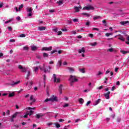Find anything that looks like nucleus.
Masks as SVG:
<instances>
[{
    "instance_id": "nucleus-1",
    "label": "nucleus",
    "mask_w": 129,
    "mask_h": 129,
    "mask_svg": "<svg viewBox=\"0 0 129 129\" xmlns=\"http://www.w3.org/2000/svg\"><path fill=\"white\" fill-rule=\"evenodd\" d=\"M69 80V81L74 82V83H75V82H78V79L77 78V77L76 76H70V78Z\"/></svg>"
},
{
    "instance_id": "nucleus-2",
    "label": "nucleus",
    "mask_w": 129,
    "mask_h": 129,
    "mask_svg": "<svg viewBox=\"0 0 129 129\" xmlns=\"http://www.w3.org/2000/svg\"><path fill=\"white\" fill-rule=\"evenodd\" d=\"M48 101H57V97H54L53 95L49 99H46L44 100V102H48Z\"/></svg>"
},
{
    "instance_id": "nucleus-3",
    "label": "nucleus",
    "mask_w": 129,
    "mask_h": 129,
    "mask_svg": "<svg viewBox=\"0 0 129 129\" xmlns=\"http://www.w3.org/2000/svg\"><path fill=\"white\" fill-rule=\"evenodd\" d=\"M41 71H43L44 73H46V72H48L50 73V71L48 70V66L45 67V64H43V68H42V67H40Z\"/></svg>"
},
{
    "instance_id": "nucleus-4",
    "label": "nucleus",
    "mask_w": 129,
    "mask_h": 129,
    "mask_svg": "<svg viewBox=\"0 0 129 129\" xmlns=\"http://www.w3.org/2000/svg\"><path fill=\"white\" fill-rule=\"evenodd\" d=\"M78 51L80 54H82V57H85L84 53H85V48H84V47H83L81 49L78 50Z\"/></svg>"
},
{
    "instance_id": "nucleus-5",
    "label": "nucleus",
    "mask_w": 129,
    "mask_h": 129,
    "mask_svg": "<svg viewBox=\"0 0 129 129\" xmlns=\"http://www.w3.org/2000/svg\"><path fill=\"white\" fill-rule=\"evenodd\" d=\"M83 10H86L87 11H89L90 10H95V8L93 7V6L89 5L87 7H84L83 8Z\"/></svg>"
},
{
    "instance_id": "nucleus-6",
    "label": "nucleus",
    "mask_w": 129,
    "mask_h": 129,
    "mask_svg": "<svg viewBox=\"0 0 129 129\" xmlns=\"http://www.w3.org/2000/svg\"><path fill=\"white\" fill-rule=\"evenodd\" d=\"M30 100H31V102L30 103V105H32V104H34V103L36 102V99L34 98L33 95L30 96Z\"/></svg>"
},
{
    "instance_id": "nucleus-7",
    "label": "nucleus",
    "mask_w": 129,
    "mask_h": 129,
    "mask_svg": "<svg viewBox=\"0 0 129 129\" xmlns=\"http://www.w3.org/2000/svg\"><path fill=\"white\" fill-rule=\"evenodd\" d=\"M41 51H52V46L44 47L41 49Z\"/></svg>"
},
{
    "instance_id": "nucleus-8",
    "label": "nucleus",
    "mask_w": 129,
    "mask_h": 129,
    "mask_svg": "<svg viewBox=\"0 0 129 129\" xmlns=\"http://www.w3.org/2000/svg\"><path fill=\"white\" fill-rule=\"evenodd\" d=\"M19 69L21 70V72L25 73L27 72V69L26 68L23 67V66L19 65L18 67Z\"/></svg>"
},
{
    "instance_id": "nucleus-9",
    "label": "nucleus",
    "mask_w": 129,
    "mask_h": 129,
    "mask_svg": "<svg viewBox=\"0 0 129 129\" xmlns=\"http://www.w3.org/2000/svg\"><path fill=\"white\" fill-rule=\"evenodd\" d=\"M53 76L54 82H57V83L60 82V79L58 78L57 79V78L56 77V74H53Z\"/></svg>"
},
{
    "instance_id": "nucleus-10",
    "label": "nucleus",
    "mask_w": 129,
    "mask_h": 129,
    "mask_svg": "<svg viewBox=\"0 0 129 129\" xmlns=\"http://www.w3.org/2000/svg\"><path fill=\"white\" fill-rule=\"evenodd\" d=\"M117 36H118V37H119L118 38V40H120V41H122V42H124L125 39L123 38V36H122V35H121V34H118V35H117Z\"/></svg>"
},
{
    "instance_id": "nucleus-11",
    "label": "nucleus",
    "mask_w": 129,
    "mask_h": 129,
    "mask_svg": "<svg viewBox=\"0 0 129 129\" xmlns=\"http://www.w3.org/2000/svg\"><path fill=\"white\" fill-rule=\"evenodd\" d=\"M109 94H110V91H108L107 93L104 94L106 99H109Z\"/></svg>"
},
{
    "instance_id": "nucleus-12",
    "label": "nucleus",
    "mask_w": 129,
    "mask_h": 129,
    "mask_svg": "<svg viewBox=\"0 0 129 129\" xmlns=\"http://www.w3.org/2000/svg\"><path fill=\"white\" fill-rule=\"evenodd\" d=\"M38 31H45L46 30V27L45 26H39L38 27Z\"/></svg>"
},
{
    "instance_id": "nucleus-13",
    "label": "nucleus",
    "mask_w": 129,
    "mask_h": 129,
    "mask_svg": "<svg viewBox=\"0 0 129 129\" xmlns=\"http://www.w3.org/2000/svg\"><path fill=\"white\" fill-rule=\"evenodd\" d=\"M120 25H122V26H125L126 24H129V21H121L120 22Z\"/></svg>"
},
{
    "instance_id": "nucleus-14",
    "label": "nucleus",
    "mask_w": 129,
    "mask_h": 129,
    "mask_svg": "<svg viewBox=\"0 0 129 129\" xmlns=\"http://www.w3.org/2000/svg\"><path fill=\"white\" fill-rule=\"evenodd\" d=\"M74 9L75 10V12H79L80 10H81V9H82V7L81 6H79V7H75Z\"/></svg>"
},
{
    "instance_id": "nucleus-15",
    "label": "nucleus",
    "mask_w": 129,
    "mask_h": 129,
    "mask_svg": "<svg viewBox=\"0 0 129 129\" xmlns=\"http://www.w3.org/2000/svg\"><path fill=\"white\" fill-rule=\"evenodd\" d=\"M32 8H27V12H29L28 17H31L32 16Z\"/></svg>"
},
{
    "instance_id": "nucleus-16",
    "label": "nucleus",
    "mask_w": 129,
    "mask_h": 129,
    "mask_svg": "<svg viewBox=\"0 0 129 129\" xmlns=\"http://www.w3.org/2000/svg\"><path fill=\"white\" fill-rule=\"evenodd\" d=\"M63 89V85H60L58 88V91L60 94H62V90Z\"/></svg>"
},
{
    "instance_id": "nucleus-17",
    "label": "nucleus",
    "mask_w": 129,
    "mask_h": 129,
    "mask_svg": "<svg viewBox=\"0 0 129 129\" xmlns=\"http://www.w3.org/2000/svg\"><path fill=\"white\" fill-rule=\"evenodd\" d=\"M44 115H45L42 114H36V118L39 119V118H40V117H43V116H44Z\"/></svg>"
},
{
    "instance_id": "nucleus-18",
    "label": "nucleus",
    "mask_w": 129,
    "mask_h": 129,
    "mask_svg": "<svg viewBox=\"0 0 129 129\" xmlns=\"http://www.w3.org/2000/svg\"><path fill=\"white\" fill-rule=\"evenodd\" d=\"M100 101H101V99H98L97 100L94 102V105H97V104H99Z\"/></svg>"
},
{
    "instance_id": "nucleus-19",
    "label": "nucleus",
    "mask_w": 129,
    "mask_h": 129,
    "mask_svg": "<svg viewBox=\"0 0 129 129\" xmlns=\"http://www.w3.org/2000/svg\"><path fill=\"white\" fill-rule=\"evenodd\" d=\"M68 70H69L70 73H73V72L75 71V70L73 68L69 67Z\"/></svg>"
},
{
    "instance_id": "nucleus-20",
    "label": "nucleus",
    "mask_w": 129,
    "mask_h": 129,
    "mask_svg": "<svg viewBox=\"0 0 129 129\" xmlns=\"http://www.w3.org/2000/svg\"><path fill=\"white\" fill-rule=\"evenodd\" d=\"M79 102L80 104H83V103H84V99L83 98H80L79 99Z\"/></svg>"
},
{
    "instance_id": "nucleus-21",
    "label": "nucleus",
    "mask_w": 129,
    "mask_h": 129,
    "mask_svg": "<svg viewBox=\"0 0 129 129\" xmlns=\"http://www.w3.org/2000/svg\"><path fill=\"white\" fill-rule=\"evenodd\" d=\"M101 17L99 16H95L93 18V20H94V21H95V20H99V19H101Z\"/></svg>"
},
{
    "instance_id": "nucleus-22",
    "label": "nucleus",
    "mask_w": 129,
    "mask_h": 129,
    "mask_svg": "<svg viewBox=\"0 0 129 129\" xmlns=\"http://www.w3.org/2000/svg\"><path fill=\"white\" fill-rule=\"evenodd\" d=\"M43 58H48V57H49V54L46 52H43Z\"/></svg>"
},
{
    "instance_id": "nucleus-23",
    "label": "nucleus",
    "mask_w": 129,
    "mask_h": 129,
    "mask_svg": "<svg viewBox=\"0 0 129 129\" xmlns=\"http://www.w3.org/2000/svg\"><path fill=\"white\" fill-rule=\"evenodd\" d=\"M53 124H54V125H55L57 128H59V127H61V125L57 122H54Z\"/></svg>"
},
{
    "instance_id": "nucleus-24",
    "label": "nucleus",
    "mask_w": 129,
    "mask_h": 129,
    "mask_svg": "<svg viewBox=\"0 0 129 129\" xmlns=\"http://www.w3.org/2000/svg\"><path fill=\"white\" fill-rule=\"evenodd\" d=\"M82 15L86 16L87 18H89V17H90V14L86 13H82Z\"/></svg>"
},
{
    "instance_id": "nucleus-25",
    "label": "nucleus",
    "mask_w": 129,
    "mask_h": 129,
    "mask_svg": "<svg viewBox=\"0 0 129 129\" xmlns=\"http://www.w3.org/2000/svg\"><path fill=\"white\" fill-rule=\"evenodd\" d=\"M56 4H58V6H61V5H63V0H60L56 2Z\"/></svg>"
},
{
    "instance_id": "nucleus-26",
    "label": "nucleus",
    "mask_w": 129,
    "mask_h": 129,
    "mask_svg": "<svg viewBox=\"0 0 129 129\" xmlns=\"http://www.w3.org/2000/svg\"><path fill=\"white\" fill-rule=\"evenodd\" d=\"M38 49V47L36 46H33L31 47V50L32 51H35V50H37Z\"/></svg>"
},
{
    "instance_id": "nucleus-27",
    "label": "nucleus",
    "mask_w": 129,
    "mask_h": 129,
    "mask_svg": "<svg viewBox=\"0 0 129 129\" xmlns=\"http://www.w3.org/2000/svg\"><path fill=\"white\" fill-rule=\"evenodd\" d=\"M102 23H103V26H105V27H106V26H107V24H106V20H103L102 21Z\"/></svg>"
},
{
    "instance_id": "nucleus-28",
    "label": "nucleus",
    "mask_w": 129,
    "mask_h": 129,
    "mask_svg": "<svg viewBox=\"0 0 129 129\" xmlns=\"http://www.w3.org/2000/svg\"><path fill=\"white\" fill-rule=\"evenodd\" d=\"M113 34L112 33H106L105 34V36H106V37H109V36H112Z\"/></svg>"
},
{
    "instance_id": "nucleus-29",
    "label": "nucleus",
    "mask_w": 129,
    "mask_h": 129,
    "mask_svg": "<svg viewBox=\"0 0 129 129\" xmlns=\"http://www.w3.org/2000/svg\"><path fill=\"white\" fill-rule=\"evenodd\" d=\"M15 96V93L13 92L9 94V97H14Z\"/></svg>"
},
{
    "instance_id": "nucleus-30",
    "label": "nucleus",
    "mask_w": 129,
    "mask_h": 129,
    "mask_svg": "<svg viewBox=\"0 0 129 129\" xmlns=\"http://www.w3.org/2000/svg\"><path fill=\"white\" fill-rule=\"evenodd\" d=\"M18 113H19L18 112H16L15 114H14L12 115V118H16V117H17V115H18Z\"/></svg>"
},
{
    "instance_id": "nucleus-31",
    "label": "nucleus",
    "mask_w": 129,
    "mask_h": 129,
    "mask_svg": "<svg viewBox=\"0 0 129 129\" xmlns=\"http://www.w3.org/2000/svg\"><path fill=\"white\" fill-rule=\"evenodd\" d=\"M34 69V71H35V72H37V71H38L39 70V68H38V67H34L33 68Z\"/></svg>"
},
{
    "instance_id": "nucleus-32",
    "label": "nucleus",
    "mask_w": 129,
    "mask_h": 129,
    "mask_svg": "<svg viewBox=\"0 0 129 129\" xmlns=\"http://www.w3.org/2000/svg\"><path fill=\"white\" fill-rule=\"evenodd\" d=\"M120 53H122V54H127L128 53V51H124V50H120Z\"/></svg>"
},
{
    "instance_id": "nucleus-33",
    "label": "nucleus",
    "mask_w": 129,
    "mask_h": 129,
    "mask_svg": "<svg viewBox=\"0 0 129 129\" xmlns=\"http://www.w3.org/2000/svg\"><path fill=\"white\" fill-rule=\"evenodd\" d=\"M79 71L82 73H85V70L84 69H80Z\"/></svg>"
},
{
    "instance_id": "nucleus-34",
    "label": "nucleus",
    "mask_w": 129,
    "mask_h": 129,
    "mask_svg": "<svg viewBox=\"0 0 129 129\" xmlns=\"http://www.w3.org/2000/svg\"><path fill=\"white\" fill-rule=\"evenodd\" d=\"M107 52H113V48H109L107 50Z\"/></svg>"
},
{
    "instance_id": "nucleus-35",
    "label": "nucleus",
    "mask_w": 129,
    "mask_h": 129,
    "mask_svg": "<svg viewBox=\"0 0 129 129\" xmlns=\"http://www.w3.org/2000/svg\"><path fill=\"white\" fill-rule=\"evenodd\" d=\"M20 81H18L16 82H13V84H12L11 85H17V84H19L20 83Z\"/></svg>"
},
{
    "instance_id": "nucleus-36",
    "label": "nucleus",
    "mask_w": 129,
    "mask_h": 129,
    "mask_svg": "<svg viewBox=\"0 0 129 129\" xmlns=\"http://www.w3.org/2000/svg\"><path fill=\"white\" fill-rule=\"evenodd\" d=\"M94 36V35L92 33H89L88 34V37H89L90 38H93Z\"/></svg>"
},
{
    "instance_id": "nucleus-37",
    "label": "nucleus",
    "mask_w": 129,
    "mask_h": 129,
    "mask_svg": "<svg viewBox=\"0 0 129 129\" xmlns=\"http://www.w3.org/2000/svg\"><path fill=\"white\" fill-rule=\"evenodd\" d=\"M96 45H97V43L96 42H94V43L91 44V46H95Z\"/></svg>"
},
{
    "instance_id": "nucleus-38",
    "label": "nucleus",
    "mask_w": 129,
    "mask_h": 129,
    "mask_svg": "<svg viewBox=\"0 0 129 129\" xmlns=\"http://www.w3.org/2000/svg\"><path fill=\"white\" fill-rule=\"evenodd\" d=\"M33 114H34V111H33L32 110H30V113H28V115H29V116H31V115H33Z\"/></svg>"
},
{
    "instance_id": "nucleus-39",
    "label": "nucleus",
    "mask_w": 129,
    "mask_h": 129,
    "mask_svg": "<svg viewBox=\"0 0 129 129\" xmlns=\"http://www.w3.org/2000/svg\"><path fill=\"white\" fill-rule=\"evenodd\" d=\"M13 20L14 19H11L8 21H6L5 24H8V23H10V22H12Z\"/></svg>"
},
{
    "instance_id": "nucleus-40",
    "label": "nucleus",
    "mask_w": 129,
    "mask_h": 129,
    "mask_svg": "<svg viewBox=\"0 0 129 129\" xmlns=\"http://www.w3.org/2000/svg\"><path fill=\"white\" fill-rule=\"evenodd\" d=\"M24 8V4H21V6L19 7V11H21L22 8Z\"/></svg>"
},
{
    "instance_id": "nucleus-41",
    "label": "nucleus",
    "mask_w": 129,
    "mask_h": 129,
    "mask_svg": "<svg viewBox=\"0 0 129 129\" xmlns=\"http://www.w3.org/2000/svg\"><path fill=\"white\" fill-rule=\"evenodd\" d=\"M127 40L128 42L125 41V43L127 44V45H129V36H128V37H127Z\"/></svg>"
},
{
    "instance_id": "nucleus-42",
    "label": "nucleus",
    "mask_w": 129,
    "mask_h": 129,
    "mask_svg": "<svg viewBox=\"0 0 129 129\" xmlns=\"http://www.w3.org/2000/svg\"><path fill=\"white\" fill-rule=\"evenodd\" d=\"M36 58H37V59H42V56H41V55H37L36 56Z\"/></svg>"
},
{
    "instance_id": "nucleus-43",
    "label": "nucleus",
    "mask_w": 129,
    "mask_h": 129,
    "mask_svg": "<svg viewBox=\"0 0 129 129\" xmlns=\"http://www.w3.org/2000/svg\"><path fill=\"white\" fill-rule=\"evenodd\" d=\"M91 103V101H89L87 102L86 103V106H88L89 105V104H90Z\"/></svg>"
},
{
    "instance_id": "nucleus-44",
    "label": "nucleus",
    "mask_w": 129,
    "mask_h": 129,
    "mask_svg": "<svg viewBox=\"0 0 129 129\" xmlns=\"http://www.w3.org/2000/svg\"><path fill=\"white\" fill-rule=\"evenodd\" d=\"M20 38H25V37H26V35H25V34H21L20 35Z\"/></svg>"
},
{
    "instance_id": "nucleus-45",
    "label": "nucleus",
    "mask_w": 129,
    "mask_h": 129,
    "mask_svg": "<svg viewBox=\"0 0 129 129\" xmlns=\"http://www.w3.org/2000/svg\"><path fill=\"white\" fill-rule=\"evenodd\" d=\"M57 33H58L57 34L58 36H61V35H62V31H58Z\"/></svg>"
},
{
    "instance_id": "nucleus-46",
    "label": "nucleus",
    "mask_w": 129,
    "mask_h": 129,
    "mask_svg": "<svg viewBox=\"0 0 129 129\" xmlns=\"http://www.w3.org/2000/svg\"><path fill=\"white\" fill-rule=\"evenodd\" d=\"M23 49H24V50H25L27 51V50H29V47H28L27 46H25L23 47Z\"/></svg>"
},
{
    "instance_id": "nucleus-47",
    "label": "nucleus",
    "mask_w": 129,
    "mask_h": 129,
    "mask_svg": "<svg viewBox=\"0 0 129 129\" xmlns=\"http://www.w3.org/2000/svg\"><path fill=\"white\" fill-rule=\"evenodd\" d=\"M28 115H29V113H26V114L23 116V117H24V118H28Z\"/></svg>"
},
{
    "instance_id": "nucleus-48",
    "label": "nucleus",
    "mask_w": 129,
    "mask_h": 129,
    "mask_svg": "<svg viewBox=\"0 0 129 129\" xmlns=\"http://www.w3.org/2000/svg\"><path fill=\"white\" fill-rule=\"evenodd\" d=\"M71 34H72L73 35H76V31L74 30L71 32Z\"/></svg>"
},
{
    "instance_id": "nucleus-49",
    "label": "nucleus",
    "mask_w": 129,
    "mask_h": 129,
    "mask_svg": "<svg viewBox=\"0 0 129 129\" xmlns=\"http://www.w3.org/2000/svg\"><path fill=\"white\" fill-rule=\"evenodd\" d=\"M30 75H31V71H29L28 72V74H27L28 77H30Z\"/></svg>"
},
{
    "instance_id": "nucleus-50",
    "label": "nucleus",
    "mask_w": 129,
    "mask_h": 129,
    "mask_svg": "<svg viewBox=\"0 0 129 129\" xmlns=\"http://www.w3.org/2000/svg\"><path fill=\"white\" fill-rule=\"evenodd\" d=\"M56 52H57V50H53L52 51H51V54H54V53H56Z\"/></svg>"
},
{
    "instance_id": "nucleus-51",
    "label": "nucleus",
    "mask_w": 129,
    "mask_h": 129,
    "mask_svg": "<svg viewBox=\"0 0 129 129\" xmlns=\"http://www.w3.org/2000/svg\"><path fill=\"white\" fill-rule=\"evenodd\" d=\"M93 30L94 31H97L98 32V31H99V29L97 28H93Z\"/></svg>"
},
{
    "instance_id": "nucleus-52",
    "label": "nucleus",
    "mask_w": 129,
    "mask_h": 129,
    "mask_svg": "<svg viewBox=\"0 0 129 129\" xmlns=\"http://www.w3.org/2000/svg\"><path fill=\"white\" fill-rule=\"evenodd\" d=\"M68 106H69V104L67 103H65L63 105V107H68Z\"/></svg>"
},
{
    "instance_id": "nucleus-53",
    "label": "nucleus",
    "mask_w": 129,
    "mask_h": 129,
    "mask_svg": "<svg viewBox=\"0 0 129 129\" xmlns=\"http://www.w3.org/2000/svg\"><path fill=\"white\" fill-rule=\"evenodd\" d=\"M14 127H16V128H19V127H20V126L18 124H16L14 125Z\"/></svg>"
},
{
    "instance_id": "nucleus-54",
    "label": "nucleus",
    "mask_w": 129,
    "mask_h": 129,
    "mask_svg": "<svg viewBox=\"0 0 129 129\" xmlns=\"http://www.w3.org/2000/svg\"><path fill=\"white\" fill-rule=\"evenodd\" d=\"M16 20L17 21H21V17L20 16H18L17 18H16Z\"/></svg>"
},
{
    "instance_id": "nucleus-55",
    "label": "nucleus",
    "mask_w": 129,
    "mask_h": 129,
    "mask_svg": "<svg viewBox=\"0 0 129 129\" xmlns=\"http://www.w3.org/2000/svg\"><path fill=\"white\" fill-rule=\"evenodd\" d=\"M78 32H82L83 31V28H81L80 29H78Z\"/></svg>"
},
{
    "instance_id": "nucleus-56",
    "label": "nucleus",
    "mask_w": 129,
    "mask_h": 129,
    "mask_svg": "<svg viewBox=\"0 0 129 129\" xmlns=\"http://www.w3.org/2000/svg\"><path fill=\"white\" fill-rule=\"evenodd\" d=\"M3 6H4V3L0 2V9L3 8Z\"/></svg>"
},
{
    "instance_id": "nucleus-57",
    "label": "nucleus",
    "mask_w": 129,
    "mask_h": 129,
    "mask_svg": "<svg viewBox=\"0 0 129 129\" xmlns=\"http://www.w3.org/2000/svg\"><path fill=\"white\" fill-rule=\"evenodd\" d=\"M58 64L59 65V67L61 66V65H62V61H61V60H59L58 61Z\"/></svg>"
},
{
    "instance_id": "nucleus-58",
    "label": "nucleus",
    "mask_w": 129,
    "mask_h": 129,
    "mask_svg": "<svg viewBox=\"0 0 129 129\" xmlns=\"http://www.w3.org/2000/svg\"><path fill=\"white\" fill-rule=\"evenodd\" d=\"M114 90H115V86H113L111 88V91H113Z\"/></svg>"
},
{
    "instance_id": "nucleus-59",
    "label": "nucleus",
    "mask_w": 129,
    "mask_h": 129,
    "mask_svg": "<svg viewBox=\"0 0 129 129\" xmlns=\"http://www.w3.org/2000/svg\"><path fill=\"white\" fill-rule=\"evenodd\" d=\"M103 74L101 72H98V73L97 74V75L99 76Z\"/></svg>"
},
{
    "instance_id": "nucleus-60",
    "label": "nucleus",
    "mask_w": 129,
    "mask_h": 129,
    "mask_svg": "<svg viewBox=\"0 0 129 129\" xmlns=\"http://www.w3.org/2000/svg\"><path fill=\"white\" fill-rule=\"evenodd\" d=\"M89 25H90V22L89 21H88V22L86 23V26H89Z\"/></svg>"
},
{
    "instance_id": "nucleus-61",
    "label": "nucleus",
    "mask_w": 129,
    "mask_h": 129,
    "mask_svg": "<svg viewBox=\"0 0 129 129\" xmlns=\"http://www.w3.org/2000/svg\"><path fill=\"white\" fill-rule=\"evenodd\" d=\"M73 22H78V19L75 18L73 19Z\"/></svg>"
},
{
    "instance_id": "nucleus-62",
    "label": "nucleus",
    "mask_w": 129,
    "mask_h": 129,
    "mask_svg": "<svg viewBox=\"0 0 129 129\" xmlns=\"http://www.w3.org/2000/svg\"><path fill=\"white\" fill-rule=\"evenodd\" d=\"M59 122H62V121H65V120H64L63 119H59Z\"/></svg>"
},
{
    "instance_id": "nucleus-63",
    "label": "nucleus",
    "mask_w": 129,
    "mask_h": 129,
    "mask_svg": "<svg viewBox=\"0 0 129 129\" xmlns=\"http://www.w3.org/2000/svg\"><path fill=\"white\" fill-rule=\"evenodd\" d=\"M53 31L55 32V33H57L58 32V29L55 28L53 29Z\"/></svg>"
},
{
    "instance_id": "nucleus-64",
    "label": "nucleus",
    "mask_w": 129,
    "mask_h": 129,
    "mask_svg": "<svg viewBox=\"0 0 129 129\" xmlns=\"http://www.w3.org/2000/svg\"><path fill=\"white\" fill-rule=\"evenodd\" d=\"M6 114H8V115H10V111H9V110H8L7 111Z\"/></svg>"
}]
</instances>
